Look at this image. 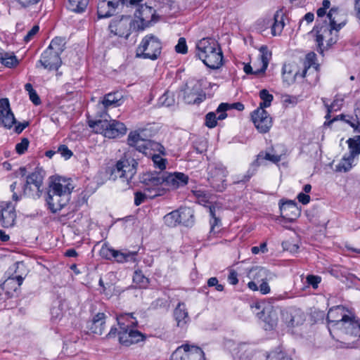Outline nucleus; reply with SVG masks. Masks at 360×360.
<instances>
[{
	"instance_id": "obj_1",
	"label": "nucleus",
	"mask_w": 360,
	"mask_h": 360,
	"mask_svg": "<svg viewBox=\"0 0 360 360\" xmlns=\"http://www.w3.org/2000/svg\"><path fill=\"white\" fill-rule=\"evenodd\" d=\"M74 186L69 179L59 177L52 182L46 198L49 208L52 212L60 211L68 204Z\"/></svg>"
},
{
	"instance_id": "obj_2",
	"label": "nucleus",
	"mask_w": 360,
	"mask_h": 360,
	"mask_svg": "<svg viewBox=\"0 0 360 360\" xmlns=\"http://www.w3.org/2000/svg\"><path fill=\"white\" fill-rule=\"evenodd\" d=\"M196 56L211 69H218L223 65V53L214 39L203 38L195 45Z\"/></svg>"
},
{
	"instance_id": "obj_3",
	"label": "nucleus",
	"mask_w": 360,
	"mask_h": 360,
	"mask_svg": "<svg viewBox=\"0 0 360 360\" xmlns=\"http://www.w3.org/2000/svg\"><path fill=\"white\" fill-rule=\"evenodd\" d=\"M328 328L331 336H340L339 330L341 326L346 328L352 327L351 334L360 336V323L345 314V308L342 306H336L329 309L327 314Z\"/></svg>"
},
{
	"instance_id": "obj_4",
	"label": "nucleus",
	"mask_w": 360,
	"mask_h": 360,
	"mask_svg": "<svg viewBox=\"0 0 360 360\" xmlns=\"http://www.w3.org/2000/svg\"><path fill=\"white\" fill-rule=\"evenodd\" d=\"M116 319L120 328L117 334L121 345L129 347L145 340V335L134 328L138 321L132 314H120L117 316Z\"/></svg>"
},
{
	"instance_id": "obj_5",
	"label": "nucleus",
	"mask_w": 360,
	"mask_h": 360,
	"mask_svg": "<svg viewBox=\"0 0 360 360\" xmlns=\"http://www.w3.org/2000/svg\"><path fill=\"white\" fill-rule=\"evenodd\" d=\"M338 32L339 30L328 25L326 22L314 28L312 32H315V40L321 53L337 42Z\"/></svg>"
},
{
	"instance_id": "obj_6",
	"label": "nucleus",
	"mask_w": 360,
	"mask_h": 360,
	"mask_svg": "<svg viewBox=\"0 0 360 360\" xmlns=\"http://www.w3.org/2000/svg\"><path fill=\"white\" fill-rule=\"evenodd\" d=\"M204 79L199 80L191 79L181 91L184 101L188 104H199L205 99V94L202 86H205Z\"/></svg>"
},
{
	"instance_id": "obj_7",
	"label": "nucleus",
	"mask_w": 360,
	"mask_h": 360,
	"mask_svg": "<svg viewBox=\"0 0 360 360\" xmlns=\"http://www.w3.org/2000/svg\"><path fill=\"white\" fill-rule=\"evenodd\" d=\"M160 41L153 35H147L136 49V57L155 60L160 55Z\"/></svg>"
},
{
	"instance_id": "obj_8",
	"label": "nucleus",
	"mask_w": 360,
	"mask_h": 360,
	"mask_svg": "<svg viewBox=\"0 0 360 360\" xmlns=\"http://www.w3.org/2000/svg\"><path fill=\"white\" fill-rule=\"evenodd\" d=\"M137 162L134 159L122 158L119 160L112 170L111 177L113 179L120 178L123 182L129 184L136 174Z\"/></svg>"
},
{
	"instance_id": "obj_9",
	"label": "nucleus",
	"mask_w": 360,
	"mask_h": 360,
	"mask_svg": "<svg viewBox=\"0 0 360 360\" xmlns=\"http://www.w3.org/2000/svg\"><path fill=\"white\" fill-rule=\"evenodd\" d=\"M208 181L210 186L217 191L222 192L226 188L228 171L222 164L211 165L209 168Z\"/></svg>"
},
{
	"instance_id": "obj_10",
	"label": "nucleus",
	"mask_w": 360,
	"mask_h": 360,
	"mask_svg": "<svg viewBox=\"0 0 360 360\" xmlns=\"http://www.w3.org/2000/svg\"><path fill=\"white\" fill-rule=\"evenodd\" d=\"M171 360H205L204 352L198 347L184 345L172 353Z\"/></svg>"
},
{
	"instance_id": "obj_11",
	"label": "nucleus",
	"mask_w": 360,
	"mask_h": 360,
	"mask_svg": "<svg viewBox=\"0 0 360 360\" xmlns=\"http://www.w3.org/2000/svg\"><path fill=\"white\" fill-rule=\"evenodd\" d=\"M143 130H136L131 131L128 135L127 142L131 146L135 147L139 151L146 155L150 154L148 151L153 145L160 146L158 143L151 142L145 138Z\"/></svg>"
},
{
	"instance_id": "obj_12",
	"label": "nucleus",
	"mask_w": 360,
	"mask_h": 360,
	"mask_svg": "<svg viewBox=\"0 0 360 360\" xmlns=\"http://www.w3.org/2000/svg\"><path fill=\"white\" fill-rule=\"evenodd\" d=\"M135 17L141 22V28L144 29L152 23L158 22L160 19V14L148 4H142L135 12Z\"/></svg>"
},
{
	"instance_id": "obj_13",
	"label": "nucleus",
	"mask_w": 360,
	"mask_h": 360,
	"mask_svg": "<svg viewBox=\"0 0 360 360\" xmlns=\"http://www.w3.org/2000/svg\"><path fill=\"white\" fill-rule=\"evenodd\" d=\"M282 321L288 327H295L302 325L305 321V314L300 309L295 307L281 311Z\"/></svg>"
},
{
	"instance_id": "obj_14",
	"label": "nucleus",
	"mask_w": 360,
	"mask_h": 360,
	"mask_svg": "<svg viewBox=\"0 0 360 360\" xmlns=\"http://www.w3.org/2000/svg\"><path fill=\"white\" fill-rule=\"evenodd\" d=\"M146 189L150 193L148 195L150 199L166 194L167 191L162 174L150 178L146 183Z\"/></svg>"
},
{
	"instance_id": "obj_15",
	"label": "nucleus",
	"mask_w": 360,
	"mask_h": 360,
	"mask_svg": "<svg viewBox=\"0 0 360 360\" xmlns=\"http://www.w3.org/2000/svg\"><path fill=\"white\" fill-rule=\"evenodd\" d=\"M162 176L167 192L185 186L188 182V176L181 172L166 173Z\"/></svg>"
},
{
	"instance_id": "obj_16",
	"label": "nucleus",
	"mask_w": 360,
	"mask_h": 360,
	"mask_svg": "<svg viewBox=\"0 0 360 360\" xmlns=\"http://www.w3.org/2000/svg\"><path fill=\"white\" fill-rule=\"evenodd\" d=\"M0 207L1 226L4 228L13 226L16 218L14 205L11 202L2 201L0 203Z\"/></svg>"
},
{
	"instance_id": "obj_17",
	"label": "nucleus",
	"mask_w": 360,
	"mask_h": 360,
	"mask_svg": "<svg viewBox=\"0 0 360 360\" xmlns=\"http://www.w3.org/2000/svg\"><path fill=\"white\" fill-rule=\"evenodd\" d=\"M20 266H23L22 263H15L13 269H15V274H12L8 278L2 283V288L6 291L8 295H12L22 285L24 277L22 275L17 274V269Z\"/></svg>"
},
{
	"instance_id": "obj_18",
	"label": "nucleus",
	"mask_w": 360,
	"mask_h": 360,
	"mask_svg": "<svg viewBox=\"0 0 360 360\" xmlns=\"http://www.w3.org/2000/svg\"><path fill=\"white\" fill-rule=\"evenodd\" d=\"M131 20L129 17L122 16L120 19L112 20L109 30L114 35L127 38L130 34Z\"/></svg>"
},
{
	"instance_id": "obj_19",
	"label": "nucleus",
	"mask_w": 360,
	"mask_h": 360,
	"mask_svg": "<svg viewBox=\"0 0 360 360\" xmlns=\"http://www.w3.org/2000/svg\"><path fill=\"white\" fill-rule=\"evenodd\" d=\"M39 63L46 69L57 70L61 65V59L59 54L46 49L42 53Z\"/></svg>"
},
{
	"instance_id": "obj_20",
	"label": "nucleus",
	"mask_w": 360,
	"mask_h": 360,
	"mask_svg": "<svg viewBox=\"0 0 360 360\" xmlns=\"http://www.w3.org/2000/svg\"><path fill=\"white\" fill-rule=\"evenodd\" d=\"M248 277L253 281H272L276 275L269 269L262 266H253L248 272Z\"/></svg>"
},
{
	"instance_id": "obj_21",
	"label": "nucleus",
	"mask_w": 360,
	"mask_h": 360,
	"mask_svg": "<svg viewBox=\"0 0 360 360\" xmlns=\"http://www.w3.org/2000/svg\"><path fill=\"white\" fill-rule=\"evenodd\" d=\"M252 120L260 133L269 131L273 123V119L269 114H252Z\"/></svg>"
},
{
	"instance_id": "obj_22",
	"label": "nucleus",
	"mask_w": 360,
	"mask_h": 360,
	"mask_svg": "<svg viewBox=\"0 0 360 360\" xmlns=\"http://www.w3.org/2000/svg\"><path fill=\"white\" fill-rule=\"evenodd\" d=\"M109 116H103L100 115L96 119H91L90 116L87 117L88 124L90 128L93 129L95 133L103 134L105 136V132L109 125L110 122Z\"/></svg>"
},
{
	"instance_id": "obj_23",
	"label": "nucleus",
	"mask_w": 360,
	"mask_h": 360,
	"mask_svg": "<svg viewBox=\"0 0 360 360\" xmlns=\"http://www.w3.org/2000/svg\"><path fill=\"white\" fill-rule=\"evenodd\" d=\"M109 125L105 132V137L115 139L125 134L127 132L125 125L119 121L110 119Z\"/></svg>"
},
{
	"instance_id": "obj_24",
	"label": "nucleus",
	"mask_w": 360,
	"mask_h": 360,
	"mask_svg": "<svg viewBox=\"0 0 360 360\" xmlns=\"http://www.w3.org/2000/svg\"><path fill=\"white\" fill-rule=\"evenodd\" d=\"M281 214L290 221H292L300 214V209L297 203L292 200H288L280 206Z\"/></svg>"
},
{
	"instance_id": "obj_25",
	"label": "nucleus",
	"mask_w": 360,
	"mask_h": 360,
	"mask_svg": "<svg viewBox=\"0 0 360 360\" xmlns=\"http://www.w3.org/2000/svg\"><path fill=\"white\" fill-rule=\"evenodd\" d=\"M123 102L124 96L122 94L121 92L116 91L105 95L100 103L103 105L105 110H108L110 108L121 105Z\"/></svg>"
},
{
	"instance_id": "obj_26",
	"label": "nucleus",
	"mask_w": 360,
	"mask_h": 360,
	"mask_svg": "<svg viewBox=\"0 0 360 360\" xmlns=\"http://www.w3.org/2000/svg\"><path fill=\"white\" fill-rule=\"evenodd\" d=\"M327 18L329 20L328 25L336 30H340L346 23L345 19L338 7H333L329 11Z\"/></svg>"
},
{
	"instance_id": "obj_27",
	"label": "nucleus",
	"mask_w": 360,
	"mask_h": 360,
	"mask_svg": "<svg viewBox=\"0 0 360 360\" xmlns=\"http://www.w3.org/2000/svg\"><path fill=\"white\" fill-rule=\"evenodd\" d=\"M174 316L178 327L184 328L190 321L186 304L179 302L174 311Z\"/></svg>"
},
{
	"instance_id": "obj_28",
	"label": "nucleus",
	"mask_w": 360,
	"mask_h": 360,
	"mask_svg": "<svg viewBox=\"0 0 360 360\" xmlns=\"http://www.w3.org/2000/svg\"><path fill=\"white\" fill-rule=\"evenodd\" d=\"M106 316L103 313L96 314L89 325L91 333L97 335H102L105 328Z\"/></svg>"
},
{
	"instance_id": "obj_29",
	"label": "nucleus",
	"mask_w": 360,
	"mask_h": 360,
	"mask_svg": "<svg viewBox=\"0 0 360 360\" xmlns=\"http://www.w3.org/2000/svg\"><path fill=\"white\" fill-rule=\"evenodd\" d=\"M44 172L41 169L36 168L35 170L29 174L26 179L25 186H27V190L30 188L32 185H35V189L41 188L43 185Z\"/></svg>"
},
{
	"instance_id": "obj_30",
	"label": "nucleus",
	"mask_w": 360,
	"mask_h": 360,
	"mask_svg": "<svg viewBox=\"0 0 360 360\" xmlns=\"http://www.w3.org/2000/svg\"><path fill=\"white\" fill-rule=\"evenodd\" d=\"M316 55L314 52H309L308 53L306 56L304 61V69L302 70V72L300 75L302 77H307V72L308 70H310V68L312 67L313 70H311V73L315 75L316 78L317 77V72H318V68L319 65L316 63Z\"/></svg>"
},
{
	"instance_id": "obj_31",
	"label": "nucleus",
	"mask_w": 360,
	"mask_h": 360,
	"mask_svg": "<svg viewBox=\"0 0 360 360\" xmlns=\"http://www.w3.org/2000/svg\"><path fill=\"white\" fill-rule=\"evenodd\" d=\"M186 214L191 216L190 210H184V212H180L179 210L172 211L165 216V223L168 226L174 227L182 222L183 215Z\"/></svg>"
},
{
	"instance_id": "obj_32",
	"label": "nucleus",
	"mask_w": 360,
	"mask_h": 360,
	"mask_svg": "<svg viewBox=\"0 0 360 360\" xmlns=\"http://www.w3.org/2000/svg\"><path fill=\"white\" fill-rule=\"evenodd\" d=\"M116 7L105 0H99L97 6L98 18H108L112 16L116 10Z\"/></svg>"
},
{
	"instance_id": "obj_33",
	"label": "nucleus",
	"mask_w": 360,
	"mask_h": 360,
	"mask_svg": "<svg viewBox=\"0 0 360 360\" xmlns=\"http://www.w3.org/2000/svg\"><path fill=\"white\" fill-rule=\"evenodd\" d=\"M261 52V68L255 70V73H264L268 67L269 60L271 58V53L268 50L267 47L262 46L260 49Z\"/></svg>"
},
{
	"instance_id": "obj_34",
	"label": "nucleus",
	"mask_w": 360,
	"mask_h": 360,
	"mask_svg": "<svg viewBox=\"0 0 360 360\" xmlns=\"http://www.w3.org/2000/svg\"><path fill=\"white\" fill-rule=\"evenodd\" d=\"M274 20V22L271 26V34L274 36L279 35L284 27L283 16L279 11L276 12Z\"/></svg>"
},
{
	"instance_id": "obj_35",
	"label": "nucleus",
	"mask_w": 360,
	"mask_h": 360,
	"mask_svg": "<svg viewBox=\"0 0 360 360\" xmlns=\"http://www.w3.org/2000/svg\"><path fill=\"white\" fill-rule=\"evenodd\" d=\"M259 97L261 102L259 103V107L253 111V112H259V109H264L270 106L271 101H273V95L270 94L266 89H262L259 92Z\"/></svg>"
},
{
	"instance_id": "obj_36",
	"label": "nucleus",
	"mask_w": 360,
	"mask_h": 360,
	"mask_svg": "<svg viewBox=\"0 0 360 360\" xmlns=\"http://www.w3.org/2000/svg\"><path fill=\"white\" fill-rule=\"evenodd\" d=\"M244 108V105L240 102L233 103H222L219 105L217 112H225L230 110L243 111Z\"/></svg>"
},
{
	"instance_id": "obj_37",
	"label": "nucleus",
	"mask_w": 360,
	"mask_h": 360,
	"mask_svg": "<svg viewBox=\"0 0 360 360\" xmlns=\"http://www.w3.org/2000/svg\"><path fill=\"white\" fill-rule=\"evenodd\" d=\"M268 281H262V283L258 286L255 281H251L248 283V286L252 291L259 290L262 295H267L271 292V288L267 283Z\"/></svg>"
},
{
	"instance_id": "obj_38",
	"label": "nucleus",
	"mask_w": 360,
	"mask_h": 360,
	"mask_svg": "<svg viewBox=\"0 0 360 360\" xmlns=\"http://www.w3.org/2000/svg\"><path fill=\"white\" fill-rule=\"evenodd\" d=\"M347 143L350 155L355 157L360 154V136L349 139Z\"/></svg>"
},
{
	"instance_id": "obj_39",
	"label": "nucleus",
	"mask_w": 360,
	"mask_h": 360,
	"mask_svg": "<svg viewBox=\"0 0 360 360\" xmlns=\"http://www.w3.org/2000/svg\"><path fill=\"white\" fill-rule=\"evenodd\" d=\"M89 4V0H69V9L75 13L83 12Z\"/></svg>"
},
{
	"instance_id": "obj_40",
	"label": "nucleus",
	"mask_w": 360,
	"mask_h": 360,
	"mask_svg": "<svg viewBox=\"0 0 360 360\" xmlns=\"http://www.w3.org/2000/svg\"><path fill=\"white\" fill-rule=\"evenodd\" d=\"M65 49V41L61 37L54 38L49 44L47 50H51L52 52L60 54Z\"/></svg>"
},
{
	"instance_id": "obj_41",
	"label": "nucleus",
	"mask_w": 360,
	"mask_h": 360,
	"mask_svg": "<svg viewBox=\"0 0 360 360\" xmlns=\"http://www.w3.org/2000/svg\"><path fill=\"white\" fill-rule=\"evenodd\" d=\"M0 61L7 68H13L18 65V60L14 55L8 53H0Z\"/></svg>"
},
{
	"instance_id": "obj_42",
	"label": "nucleus",
	"mask_w": 360,
	"mask_h": 360,
	"mask_svg": "<svg viewBox=\"0 0 360 360\" xmlns=\"http://www.w3.org/2000/svg\"><path fill=\"white\" fill-rule=\"evenodd\" d=\"M322 101L326 108L327 112H333L340 110L344 102L342 98H335L330 104L326 99H322Z\"/></svg>"
},
{
	"instance_id": "obj_43",
	"label": "nucleus",
	"mask_w": 360,
	"mask_h": 360,
	"mask_svg": "<svg viewBox=\"0 0 360 360\" xmlns=\"http://www.w3.org/2000/svg\"><path fill=\"white\" fill-rule=\"evenodd\" d=\"M136 252H122L117 250L115 251L114 257L113 258L117 262H129L135 261L136 257Z\"/></svg>"
},
{
	"instance_id": "obj_44",
	"label": "nucleus",
	"mask_w": 360,
	"mask_h": 360,
	"mask_svg": "<svg viewBox=\"0 0 360 360\" xmlns=\"http://www.w3.org/2000/svg\"><path fill=\"white\" fill-rule=\"evenodd\" d=\"M217 114H206L205 125L209 128H214L217 124L218 120H223L226 118L227 114H219L218 117Z\"/></svg>"
},
{
	"instance_id": "obj_45",
	"label": "nucleus",
	"mask_w": 360,
	"mask_h": 360,
	"mask_svg": "<svg viewBox=\"0 0 360 360\" xmlns=\"http://www.w3.org/2000/svg\"><path fill=\"white\" fill-rule=\"evenodd\" d=\"M354 157L349 155L348 157H344L340 162L337 165L336 170L339 172H347L349 170L354 162Z\"/></svg>"
},
{
	"instance_id": "obj_46",
	"label": "nucleus",
	"mask_w": 360,
	"mask_h": 360,
	"mask_svg": "<svg viewBox=\"0 0 360 360\" xmlns=\"http://www.w3.org/2000/svg\"><path fill=\"white\" fill-rule=\"evenodd\" d=\"M134 283L140 288H146L148 285L149 280L141 271H136L133 276Z\"/></svg>"
},
{
	"instance_id": "obj_47",
	"label": "nucleus",
	"mask_w": 360,
	"mask_h": 360,
	"mask_svg": "<svg viewBox=\"0 0 360 360\" xmlns=\"http://www.w3.org/2000/svg\"><path fill=\"white\" fill-rule=\"evenodd\" d=\"M16 123L14 114H0V125L11 129Z\"/></svg>"
},
{
	"instance_id": "obj_48",
	"label": "nucleus",
	"mask_w": 360,
	"mask_h": 360,
	"mask_svg": "<svg viewBox=\"0 0 360 360\" xmlns=\"http://www.w3.org/2000/svg\"><path fill=\"white\" fill-rule=\"evenodd\" d=\"M159 103L162 105L171 106L175 103L174 94L169 91H165V93L159 98Z\"/></svg>"
},
{
	"instance_id": "obj_49",
	"label": "nucleus",
	"mask_w": 360,
	"mask_h": 360,
	"mask_svg": "<svg viewBox=\"0 0 360 360\" xmlns=\"http://www.w3.org/2000/svg\"><path fill=\"white\" fill-rule=\"evenodd\" d=\"M351 332L352 327L346 328L344 326H341L339 330V335L341 336L335 337L334 339H337L338 340H339V339H342L345 341H349L350 338H358L360 337L351 334Z\"/></svg>"
},
{
	"instance_id": "obj_50",
	"label": "nucleus",
	"mask_w": 360,
	"mask_h": 360,
	"mask_svg": "<svg viewBox=\"0 0 360 360\" xmlns=\"http://www.w3.org/2000/svg\"><path fill=\"white\" fill-rule=\"evenodd\" d=\"M35 185H32L29 190H27V186H24V193L32 198H38L40 197L42 192L41 188H38V190L35 189Z\"/></svg>"
},
{
	"instance_id": "obj_51",
	"label": "nucleus",
	"mask_w": 360,
	"mask_h": 360,
	"mask_svg": "<svg viewBox=\"0 0 360 360\" xmlns=\"http://www.w3.org/2000/svg\"><path fill=\"white\" fill-rule=\"evenodd\" d=\"M152 160L155 167L163 170L166 168V159L162 158L160 155H153Z\"/></svg>"
},
{
	"instance_id": "obj_52",
	"label": "nucleus",
	"mask_w": 360,
	"mask_h": 360,
	"mask_svg": "<svg viewBox=\"0 0 360 360\" xmlns=\"http://www.w3.org/2000/svg\"><path fill=\"white\" fill-rule=\"evenodd\" d=\"M282 246L285 250L292 253L297 252L299 249V245L293 240H288L282 243Z\"/></svg>"
},
{
	"instance_id": "obj_53",
	"label": "nucleus",
	"mask_w": 360,
	"mask_h": 360,
	"mask_svg": "<svg viewBox=\"0 0 360 360\" xmlns=\"http://www.w3.org/2000/svg\"><path fill=\"white\" fill-rule=\"evenodd\" d=\"M194 195L200 204L207 206V204L210 202L209 196L204 191H195Z\"/></svg>"
},
{
	"instance_id": "obj_54",
	"label": "nucleus",
	"mask_w": 360,
	"mask_h": 360,
	"mask_svg": "<svg viewBox=\"0 0 360 360\" xmlns=\"http://www.w3.org/2000/svg\"><path fill=\"white\" fill-rule=\"evenodd\" d=\"M214 210H215L214 207H211V206L209 207L210 214L212 217V219L210 221L212 232H215V227L216 226L219 227L220 225V220L216 217L215 214H214Z\"/></svg>"
},
{
	"instance_id": "obj_55",
	"label": "nucleus",
	"mask_w": 360,
	"mask_h": 360,
	"mask_svg": "<svg viewBox=\"0 0 360 360\" xmlns=\"http://www.w3.org/2000/svg\"><path fill=\"white\" fill-rule=\"evenodd\" d=\"M148 194L149 193L146 188L144 189L143 193L136 192L135 193L134 204L136 205H139L141 203H143L146 200V199L150 198Z\"/></svg>"
},
{
	"instance_id": "obj_56",
	"label": "nucleus",
	"mask_w": 360,
	"mask_h": 360,
	"mask_svg": "<svg viewBox=\"0 0 360 360\" xmlns=\"http://www.w3.org/2000/svg\"><path fill=\"white\" fill-rule=\"evenodd\" d=\"M29 143L30 141L27 138L22 139L21 141L15 146L16 152L20 155L23 154L27 150Z\"/></svg>"
},
{
	"instance_id": "obj_57",
	"label": "nucleus",
	"mask_w": 360,
	"mask_h": 360,
	"mask_svg": "<svg viewBox=\"0 0 360 360\" xmlns=\"http://www.w3.org/2000/svg\"><path fill=\"white\" fill-rule=\"evenodd\" d=\"M355 130L360 131V114H354L350 120H345Z\"/></svg>"
},
{
	"instance_id": "obj_58",
	"label": "nucleus",
	"mask_w": 360,
	"mask_h": 360,
	"mask_svg": "<svg viewBox=\"0 0 360 360\" xmlns=\"http://www.w3.org/2000/svg\"><path fill=\"white\" fill-rule=\"evenodd\" d=\"M175 50L177 53L185 54L188 51V47L186 45V41L185 38L181 37L179 41L178 44L175 46Z\"/></svg>"
},
{
	"instance_id": "obj_59",
	"label": "nucleus",
	"mask_w": 360,
	"mask_h": 360,
	"mask_svg": "<svg viewBox=\"0 0 360 360\" xmlns=\"http://www.w3.org/2000/svg\"><path fill=\"white\" fill-rule=\"evenodd\" d=\"M115 250L110 248L107 245H103L100 250V255L106 259L113 258Z\"/></svg>"
},
{
	"instance_id": "obj_60",
	"label": "nucleus",
	"mask_w": 360,
	"mask_h": 360,
	"mask_svg": "<svg viewBox=\"0 0 360 360\" xmlns=\"http://www.w3.org/2000/svg\"><path fill=\"white\" fill-rule=\"evenodd\" d=\"M269 360H292L283 352H273L269 356Z\"/></svg>"
},
{
	"instance_id": "obj_61",
	"label": "nucleus",
	"mask_w": 360,
	"mask_h": 360,
	"mask_svg": "<svg viewBox=\"0 0 360 360\" xmlns=\"http://www.w3.org/2000/svg\"><path fill=\"white\" fill-rule=\"evenodd\" d=\"M22 8H27L37 4L41 0H14Z\"/></svg>"
},
{
	"instance_id": "obj_62",
	"label": "nucleus",
	"mask_w": 360,
	"mask_h": 360,
	"mask_svg": "<svg viewBox=\"0 0 360 360\" xmlns=\"http://www.w3.org/2000/svg\"><path fill=\"white\" fill-rule=\"evenodd\" d=\"M330 6V2L329 0H323L322 1V7L319 8L317 11V16L319 18L323 17L326 13V10Z\"/></svg>"
},
{
	"instance_id": "obj_63",
	"label": "nucleus",
	"mask_w": 360,
	"mask_h": 360,
	"mask_svg": "<svg viewBox=\"0 0 360 360\" xmlns=\"http://www.w3.org/2000/svg\"><path fill=\"white\" fill-rule=\"evenodd\" d=\"M207 285L209 287H215V289L219 292L224 290V285L219 283L218 279L216 277L209 278L207 281Z\"/></svg>"
},
{
	"instance_id": "obj_64",
	"label": "nucleus",
	"mask_w": 360,
	"mask_h": 360,
	"mask_svg": "<svg viewBox=\"0 0 360 360\" xmlns=\"http://www.w3.org/2000/svg\"><path fill=\"white\" fill-rule=\"evenodd\" d=\"M58 152L65 159H69L72 155V152L65 145L60 146Z\"/></svg>"
}]
</instances>
